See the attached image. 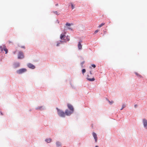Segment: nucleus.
I'll return each instance as SVG.
<instances>
[{"label": "nucleus", "mask_w": 147, "mask_h": 147, "mask_svg": "<svg viewBox=\"0 0 147 147\" xmlns=\"http://www.w3.org/2000/svg\"><path fill=\"white\" fill-rule=\"evenodd\" d=\"M134 107L136 108L138 107V105H135L134 106Z\"/></svg>", "instance_id": "32"}, {"label": "nucleus", "mask_w": 147, "mask_h": 147, "mask_svg": "<svg viewBox=\"0 0 147 147\" xmlns=\"http://www.w3.org/2000/svg\"><path fill=\"white\" fill-rule=\"evenodd\" d=\"M68 29H69V30H73V29L72 28H69V27H68L67 28Z\"/></svg>", "instance_id": "31"}, {"label": "nucleus", "mask_w": 147, "mask_h": 147, "mask_svg": "<svg viewBox=\"0 0 147 147\" xmlns=\"http://www.w3.org/2000/svg\"><path fill=\"white\" fill-rule=\"evenodd\" d=\"M0 113H1V115H3V114L2 113V112H0Z\"/></svg>", "instance_id": "35"}, {"label": "nucleus", "mask_w": 147, "mask_h": 147, "mask_svg": "<svg viewBox=\"0 0 147 147\" xmlns=\"http://www.w3.org/2000/svg\"><path fill=\"white\" fill-rule=\"evenodd\" d=\"M91 66L92 67H93V68H95L96 67V65L94 64H92V65H91Z\"/></svg>", "instance_id": "28"}, {"label": "nucleus", "mask_w": 147, "mask_h": 147, "mask_svg": "<svg viewBox=\"0 0 147 147\" xmlns=\"http://www.w3.org/2000/svg\"><path fill=\"white\" fill-rule=\"evenodd\" d=\"M73 24H70L68 23V22L66 23L65 24V25L66 26H70L71 25H73Z\"/></svg>", "instance_id": "19"}, {"label": "nucleus", "mask_w": 147, "mask_h": 147, "mask_svg": "<svg viewBox=\"0 0 147 147\" xmlns=\"http://www.w3.org/2000/svg\"><path fill=\"white\" fill-rule=\"evenodd\" d=\"M0 49L1 50V52H2L4 50L3 48V47H2L1 46H0Z\"/></svg>", "instance_id": "21"}, {"label": "nucleus", "mask_w": 147, "mask_h": 147, "mask_svg": "<svg viewBox=\"0 0 147 147\" xmlns=\"http://www.w3.org/2000/svg\"><path fill=\"white\" fill-rule=\"evenodd\" d=\"M71 84V86L72 88H73V89L75 88V87L74 85L72 84Z\"/></svg>", "instance_id": "25"}, {"label": "nucleus", "mask_w": 147, "mask_h": 147, "mask_svg": "<svg viewBox=\"0 0 147 147\" xmlns=\"http://www.w3.org/2000/svg\"><path fill=\"white\" fill-rule=\"evenodd\" d=\"M104 24H105V23H102L99 26H98V27L99 28H100L103 25H104Z\"/></svg>", "instance_id": "23"}, {"label": "nucleus", "mask_w": 147, "mask_h": 147, "mask_svg": "<svg viewBox=\"0 0 147 147\" xmlns=\"http://www.w3.org/2000/svg\"><path fill=\"white\" fill-rule=\"evenodd\" d=\"M66 39L67 40V41H69L70 40V39L68 36H67L66 37Z\"/></svg>", "instance_id": "27"}, {"label": "nucleus", "mask_w": 147, "mask_h": 147, "mask_svg": "<svg viewBox=\"0 0 147 147\" xmlns=\"http://www.w3.org/2000/svg\"><path fill=\"white\" fill-rule=\"evenodd\" d=\"M13 66L14 68H17L20 67V63L19 62H14L13 63Z\"/></svg>", "instance_id": "8"}, {"label": "nucleus", "mask_w": 147, "mask_h": 147, "mask_svg": "<svg viewBox=\"0 0 147 147\" xmlns=\"http://www.w3.org/2000/svg\"><path fill=\"white\" fill-rule=\"evenodd\" d=\"M82 73L83 74H84L86 71V70L85 69H83L82 70Z\"/></svg>", "instance_id": "22"}, {"label": "nucleus", "mask_w": 147, "mask_h": 147, "mask_svg": "<svg viewBox=\"0 0 147 147\" xmlns=\"http://www.w3.org/2000/svg\"><path fill=\"white\" fill-rule=\"evenodd\" d=\"M55 5H56V6H58V4H56Z\"/></svg>", "instance_id": "39"}, {"label": "nucleus", "mask_w": 147, "mask_h": 147, "mask_svg": "<svg viewBox=\"0 0 147 147\" xmlns=\"http://www.w3.org/2000/svg\"><path fill=\"white\" fill-rule=\"evenodd\" d=\"M74 111H71V110H69L68 109H66L65 111V114L67 116L70 115L71 114H72Z\"/></svg>", "instance_id": "5"}, {"label": "nucleus", "mask_w": 147, "mask_h": 147, "mask_svg": "<svg viewBox=\"0 0 147 147\" xmlns=\"http://www.w3.org/2000/svg\"><path fill=\"white\" fill-rule=\"evenodd\" d=\"M45 141L47 143H49L52 141V139L50 138L46 139Z\"/></svg>", "instance_id": "13"}, {"label": "nucleus", "mask_w": 147, "mask_h": 147, "mask_svg": "<svg viewBox=\"0 0 147 147\" xmlns=\"http://www.w3.org/2000/svg\"><path fill=\"white\" fill-rule=\"evenodd\" d=\"M22 48H25V47H24V46H23V47H22Z\"/></svg>", "instance_id": "37"}, {"label": "nucleus", "mask_w": 147, "mask_h": 147, "mask_svg": "<svg viewBox=\"0 0 147 147\" xmlns=\"http://www.w3.org/2000/svg\"><path fill=\"white\" fill-rule=\"evenodd\" d=\"M82 45L81 44V43L80 42H79L78 43V47L79 50H81L82 49Z\"/></svg>", "instance_id": "14"}, {"label": "nucleus", "mask_w": 147, "mask_h": 147, "mask_svg": "<svg viewBox=\"0 0 147 147\" xmlns=\"http://www.w3.org/2000/svg\"><path fill=\"white\" fill-rule=\"evenodd\" d=\"M53 12L56 14L58 15V12L57 11H54Z\"/></svg>", "instance_id": "30"}, {"label": "nucleus", "mask_w": 147, "mask_h": 147, "mask_svg": "<svg viewBox=\"0 0 147 147\" xmlns=\"http://www.w3.org/2000/svg\"><path fill=\"white\" fill-rule=\"evenodd\" d=\"M92 135L94 139L95 142H96L97 140V137L96 134L94 132H93Z\"/></svg>", "instance_id": "11"}, {"label": "nucleus", "mask_w": 147, "mask_h": 147, "mask_svg": "<svg viewBox=\"0 0 147 147\" xmlns=\"http://www.w3.org/2000/svg\"><path fill=\"white\" fill-rule=\"evenodd\" d=\"M3 48L4 50L5 51V54H7L8 53V50L6 48L5 46V45H3Z\"/></svg>", "instance_id": "15"}, {"label": "nucleus", "mask_w": 147, "mask_h": 147, "mask_svg": "<svg viewBox=\"0 0 147 147\" xmlns=\"http://www.w3.org/2000/svg\"><path fill=\"white\" fill-rule=\"evenodd\" d=\"M85 61H84L80 63V65L82 68L84 67V66L83 65V64L84 63Z\"/></svg>", "instance_id": "18"}, {"label": "nucleus", "mask_w": 147, "mask_h": 147, "mask_svg": "<svg viewBox=\"0 0 147 147\" xmlns=\"http://www.w3.org/2000/svg\"><path fill=\"white\" fill-rule=\"evenodd\" d=\"M27 70L25 68H22L20 69L17 70L16 72L18 74H21L26 71Z\"/></svg>", "instance_id": "2"}, {"label": "nucleus", "mask_w": 147, "mask_h": 147, "mask_svg": "<svg viewBox=\"0 0 147 147\" xmlns=\"http://www.w3.org/2000/svg\"><path fill=\"white\" fill-rule=\"evenodd\" d=\"M71 8L72 9H73L74 8V6L73 5V4L72 3H71Z\"/></svg>", "instance_id": "26"}, {"label": "nucleus", "mask_w": 147, "mask_h": 147, "mask_svg": "<svg viewBox=\"0 0 147 147\" xmlns=\"http://www.w3.org/2000/svg\"><path fill=\"white\" fill-rule=\"evenodd\" d=\"M98 30H96L95 31V32H94V34H96V33H97V32H98Z\"/></svg>", "instance_id": "29"}, {"label": "nucleus", "mask_w": 147, "mask_h": 147, "mask_svg": "<svg viewBox=\"0 0 147 147\" xmlns=\"http://www.w3.org/2000/svg\"><path fill=\"white\" fill-rule=\"evenodd\" d=\"M65 35L64 34H61L60 35V38L61 40H63V41H64V42H66L65 39Z\"/></svg>", "instance_id": "10"}, {"label": "nucleus", "mask_w": 147, "mask_h": 147, "mask_svg": "<svg viewBox=\"0 0 147 147\" xmlns=\"http://www.w3.org/2000/svg\"><path fill=\"white\" fill-rule=\"evenodd\" d=\"M138 77H139L141 78H142V76L141 75H138Z\"/></svg>", "instance_id": "34"}, {"label": "nucleus", "mask_w": 147, "mask_h": 147, "mask_svg": "<svg viewBox=\"0 0 147 147\" xmlns=\"http://www.w3.org/2000/svg\"><path fill=\"white\" fill-rule=\"evenodd\" d=\"M90 74H92V72H91V71H90Z\"/></svg>", "instance_id": "38"}, {"label": "nucleus", "mask_w": 147, "mask_h": 147, "mask_svg": "<svg viewBox=\"0 0 147 147\" xmlns=\"http://www.w3.org/2000/svg\"><path fill=\"white\" fill-rule=\"evenodd\" d=\"M35 109L36 110H39L41 111H42L45 110L46 109V108L44 106H39L36 107Z\"/></svg>", "instance_id": "3"}, {"label": "nucleus", "mask_w": 147, "mask_h": 147, "mask_svg": "<svg viewBox=\"0 0 147 147\" xmlns=\"http://www.w3.org/2000/svg\"><path fill=\"white\" fill-rule=\"evenodd\" d=\"M27 66L29 68L32 69H34L35 68V65L30 63L27 64Z\"/></svg>", "instance_id": "7"}, {"label": "nucleus", "mask_w": 147, "mask_h": 147, "mask_svg": "<svg viewBox=\"0 0 147 147\" xmlns=\"http://www.w3.org/2000/svg\"><path fill=\"white\" fill-rule=\"evenodd\" d=\"M24 57V56L22 52L20 51L19 52L18 55V59H22Z\"/></svg>", "instance_id": "6"}, {"label": "nucleus", "mask_w": 147, "mask_h": 147, "mask_svg": "<svg viewBox=\"0 0 147 147\" xmlns=\"http://www.w3.org/2000/svg\"><path fill=\"white\" fill-rule=\"evenodd\" d=\"M142 121L144 127L146 129H147V120L145 118H144L142 119Z\"/></svg>", "instance_id": "4"}, {"label": "nucleus", "mask_w": 147, "mask_h": 147, "mask_svg": "<svg viewBox=\"0 0 147 147\" xmlns=\"http://www.w3.org/2000/svg\"><path fill=\"white\" fill-rule=\"evenodd\" d=\"M125 107V104H123L122 105V107L120 109L121 110H122L123 109V108H124Z\"/></svg>", "instance_id": "24"}, {"label": "nucleus", "mask_w": 147, "mask_h": 147, "mask_svg": "<svg viewBox=\"0 0 147 147\" xmlns=\"http://www.w3.org/2000/svg\"><path fill=\"white\" fill-rule=\"evenodd\" d=\"M63 42H64V41H62V40H60L59 41H58L57 42L56 46L57 47L59 46V44Z\"/></svg>", "instance_id": "16"}, {"label": "nucleus", "mask_w": 147, "mask_h": 147, "mask_svg": "<svg viewBox=\"0 0 147 147\" xmlns=\"http://www.w3.org/2000/svg\"><path fill=\"white\" fill-rule=\"evenodd\" d=\"M57 23H59V21H58V20H57Z\"/></svg>", "instance_id": "36"}, {"label": "nucleus", "mask_w": 147, "mask_h": 147, "mask_svg": "<svg viewBox=\"0 0 147 147\" xmlns=\"http://www.w3.org/2000/svg\"><path fill=\"white\" fill-rule=\"evenodd\" d=\"M57 110V114L60 117H65V113L63 112L62 110L59 109L57 108H56Z\"/></svg>", "instance_id": "1"}, {"label": "nucleus", "mask_w": 147, "mask_h": 147, "mask_svg": "<svg viewBox=\"0 0 147 147\" xmlns=\"http://www.w3.org/2000/svg\"><path fill=\"white\" fill-rule=\"evenodd\" d=\"M95 147H99L98 146H96Z\"/></svg>", "instance_id": "40"}, {"label": "nucleus", "mask_w": 147, "mask_h": 147, "mask_svg": "<svg viewBox=\"0 0 147 147\" xmlns=\"http://www.w3.org/2000/svg\"><path fill=\"white\" fill-rule=\"evenodd\" d=\"M135 73L137 76H138L139 74L138 73L136 72Z\"/></svg>", "instance_id": "33"}, {"label": "nucleus", "mask_w": 147, "mask_h": 147, "mask_svg": "<svg viewBox=\"0 0 147 147\" xmlns=\"http://www.w3.org/2000/svg\"><path fill=\"white\" fill-rule=\"evenodd\" d=\"M87 79L90 81H93L95 80V79L94 78H87Z\"/></svg>", "instance_id": "17"}, {"label": "nucleus", "mask_w": 147, "mask_h": 147, "mask_svg": "<svg viewBox=\"0 0 147 147\" xmlns=\"http://www.w3.org/2000/svg\"><path fill=\"white\" fill-rule=\"evenodd\" d=\"M107 100L109 102V103L111 105L113 102V101H110L109 100H108V99L106 98Z\"/></svg>", "instance_id": "20"}, {"label": "nucleus", "mask_w": 147, "mask_h": 147, "mask_svg": "<svg viewBox=\"0 0 147 147\" xmlns=\"http://www.w3.org/2000/svg\"><path fill=\"white\" fill-rule=\"evenodd\" d=\"M56 147H61L62 144L59 141H57L56 142Z\"/></svg>", "instance_id": "12"}, {"label": "nucleus", "mask_w": 147, "mask_h": 147, "mask_svg": "<svg viewBox=\"0 0 147 147\" xmlns=\"http://www.w3.org/2000/svg\"><path fill=\"white\" fill-rule=\"evenodd\" d=\"M11 42L10 41H9V43H11Z\"/></svg>", "instance_id": "41"}, {"label": "nucleus", "mask_w": 147, "mask_h": 147, "mask_svg": "<svg viewBox=\"0 0 147 147\" xmlns=\"http://www.w3.org/2000/svg\"><path fill=\"white\" fill-rule=\"evenodd\" d=\"M67 106L68 108V109L71 111H74V109L73 107V106L70 104H67Z\"/></svg>", "instance_id": "9"}]
</instances>
